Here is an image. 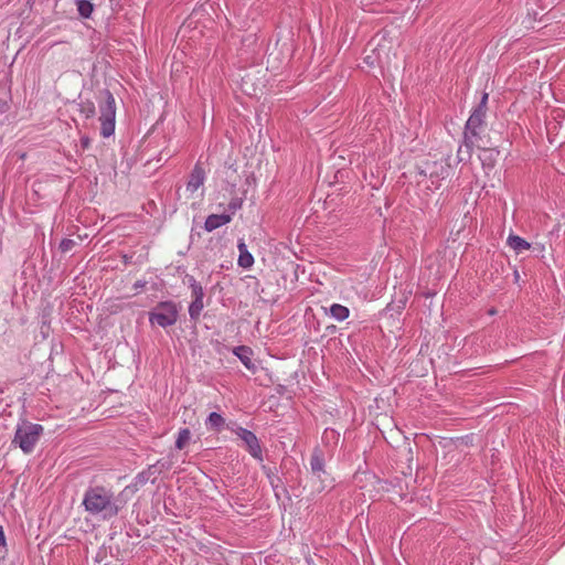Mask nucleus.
Segmentation results:
<instances>
[{"mask_svg": "<svg viewBox=\"0 0 565 565\" xmlns=\"http://www.w3.org/2000/svg\"><path fill=\"white\" fill-rule=\"evenodd\" d=\"M233 354L239 359L243 365L250 371H255V364L252 361L253 351L249 347L238 345L233 349Z\"/></svg>", "mask_w": 565, "mask_h": 565, "instance_id": "4468645a", "label": "nucleus"}, {"mask_svg": "<svg viewBox=\"0 0 565 565\" xmlns=\"http://www.w3.org/2000/svg\"><path fill=\"white\" fill-rule=\"evenodd\" d=\"M238 265L243 268H249L254 264L253 255L247 250L244 242L238 243Z\"/></svg>", "mask_w": 565, "mask_h": 565, "instance_id": "dca6fc26", "label": "nucleus"}, {"mask_svg": "<svg viewBox=\"0 0 565 565\" xmlns=\"http://www.w3.org/2000/svg\"><path fill=\"white\" fill-rule=\"evenodd\" d=\"M82 504L87 513L103 520L117 516L120 510L114 492L104 486L88 487L84 492Z\"/></svg>", "mask_w": 565, "mask_h": 565, "instance_id": "f257e3e1", "label": "nucleus"}, {"mask_svg": "<svg viewBox=\"0 0 565 565\" xmlns=\"http://www.w3.org/2000/svg\"><path fill=\"white\" fill-rule=\"evenodd\" d=\"M483 129L463 127L462 140L457 150V163L469 161L475 148H481Z\"/></svg>", "mask_w": 565, "mask_h": 565, "instance_id": "20e7f679", "label": "nucleus"}, {"mask_svg": "<svg viewBox=\"0 0 565 565\" xmlns=\"http://www.w3.org/2000/svg\"><path fill=\"white\" fill-rule=\"evenodd\" d=\"M450 158V154H448L440 161H425V171L428 173V179L435 189H439L440 182L450 177L452 170Z\"/></svg>", "mask_w": 565, "mask_h": 565, "instance_id": "39448f33", "label": "nucleus"}, {"mask_svg": "<svg viewBox=\"0 0 565 565\" xmlns=\"http://www.w3.org/2000/svg\"><path fill=\"white\" fill-rule=\"evenodd\" d=\"M78 107H79V113L82 116H84L86 119H89V118H93L96 114V107H95V104L94 102L92 100H82L79 104H78Z\"/></svg>", "mask_w": 565, "mask_h": 565, "instance_id": "6ab92c4d", "label": "nucleus"}, {"mask_svg": "<svg viewBox=\"0 0 565 565\" xmlns=\"http://www.w3.org/2000/svg\"><path fill=\"white\" fill-rule=\"evenodd\" d=\"M489 313H490V315H494V313H495V310H494V309H491V310L489 311Z\"/></svg>", "mask_w": 565, "mask_h": 565, "instance_id": "473e14b6", "label": "nucleus"}, {"mask_svg": "<svg viewBox=\"0 0 565 565\" xmlns=\"http://www.w3.org/2000/svg\"><path fill=\"white\" fill-rule=\"evenodd\" d=\"M75 241L71 239V238H64L62 239V242L60 243V250L62 253H67L70 250L73 249V247L75 246Z\"/></svg>", "mask_w": 565, "mask_h": 565, "instance_id": "393cba45", "label": "nucleus"}, {"mask_svg": "<svg viewBox=\"0 0 565 565\" xmlns=\"http://www.w3.org/2000/svg\"><path fill=\"white\" fill-rule=\"evenodd\" d=\"M233 433L237 435V437H239V439L244 444L245 449L254 459H256L259 462L264 460L262 446L259 444L257 436L253 431L241 426H237L233 428Z\"/></svg>", "mask_w": 565, "mask_h": 565, "instance_id": "0eeeda50", "label": "nucleus"}, {"mask_svg": "<svg viewBox=\"0 0 565 565\" xmlns=\"http://www.w3.org/2000/svg\"><path fill=\"white\" fill-rule=\"evenodd\" d=\"M488 98L489 94L483 92L480 102L472 109L469 118L467 119L465 126L478 129H486L487 126V110H488Z\"/></svg>", "mask_w": 565, "mask_h": 565, "instance_id": "6e6552de", "label": "nucleus"}, {"mask_svg": "<svg viewBox=\"0 0 565 565\" xmlns=\"http://www.w3.org/2000/svg\"><path fill=\"white\" fill-rule=\"evenodd\" d=\"M242 206V200L241 199H233L228 203V209L232 211V214L235 213L236 210L241 209Z\"/></svg>", "mask_w": 565, "mask_h": 565, "instance_id": "a878e982", "label": "nucleus"}, {"mask_svg": "<svg viewBox=\"0 0 565 565\" xmlns=\"http://www.w3.org/2000/svg\"><path fill=\"white\" fill-rule=\"evenodd\" d=\"M137 481H138L139 483H143V482H146V478H145V476H143V475H138V476H137Z\"/></svg>", "mask_w": 565, "mask_h": 565, "instance_id": "2f4dec72", "label": "nucleus"}, {"mask_svg": "<svg viewBox=\"0 0 565 565\" xmlns=\"http://www.w3.org/2000/svg\"><path fill=\"white\" fill-rule=\"evenodd\" d=\"M6 552V537L2 527L0 526V555L3 556Z\"/></svg>", "mask_w": 565, "mask_h": 565, "instance_id": "bb28decb", "label": "nucleus"}, {"mask_svg": "<svg viewBox=\"0 0 565 565\" xmlns=\"http://www.w3.org/2000/svg\"><path fill=\"white\" fill-rule=\"evenodd\" d=\"M151 323H157L162 328L174 324L178 320V309L173 302H161L153 312L150 313Z\"/></svg>", "mask_w": 565, "mask_h": 565, "instance_id": "423d86ee", "label": "nucleus"}, {"mask_svg": "<svg viewBox=\"0 0 565 565\" xmlns=\"http://www.w3.org/2000/svg\"><path fill=\"white\" fill-rule=\"evenodd\" d=\"M365 62H366L367 64H371V62H370V56L365 58Z\"/></svg>", "mask_w": 565, "mask_h": 565, "instance_id": "72a5a7b5", "label": "nucleus"}, {"mask_svg": "<svg viewBox=\"0 0 565 565\" xmlns=\"http://www.w3.org/2000/svg\"><path fill=\"white\" fill-rule=\"evenodd\" d=\"M330 316L335 320L342 321L350 316V310L348 307H344L339 303H333L330 307Z\"/></svg>", "mask_w": 565, "mask_h": 565, "instance_id": "f3484780", "label": "nucleus"}, {"mask_svg": "<svg viewBox=\"0 0 565 565\" xmlns=\"http://www.w3.org/2000/svg\"><path fill=\"white\" fill-rule=\"evenodd\" d=\"M44 433L40 424L22 420L17 425L12 444L19 447L25 455L33 452L38 441Z\"/></svg>", "mask_w": 565, "mask_h": 565, "instance_id": "f03ea898", "label": "nucleus"}, {"mask_svg": "<svg viewBox=\"0 0 565 565\" xmlns=\"http://www.w3.org/2000/svg\"><path fill=\"white\" fill-rule=\"evenodd\" d=\"M190 288L192 291L193 299H203L204 290L200 282H198L193 277L189 278Z\"/></svg>", "mask_w": 565, "mask_h": 565, "instance_id": "5701e85b", "label": "nucleus"}, {"mask_svg": "<svg viewBox=\"0 0 565 565\" xmlns=\"http://www.w3.org/2000/svg\"><path fill=\"white\" fill-rule=\"evenodd\" d=\"M324 438H335V431L333 429H326L323 433Z\"/></svg>", "mask_w": 565, "mask_h": 565, "instance_id": "c756f323", "label": "nucleus"}, {"mask_svg": "<svg viewBox=\"0 0 565 565\" xmlns=\"http://www.w3.org/2000/svg\"><path fill=\"white\" fill-rule=\"evenodd\" d=\"M416 173L419 177L428 178V173L425 171V162L423 163V166H417L416 167Z\"/></svg>", "mask_w": 565, "mask_h": 565, "instance_id": "cd10ccee", "label": "nucleus"}, {"mask_svg": "<svg viewBox=\"0 0 565 565\" xmlns=\"http://www.w3.org/2000/svg\"><path fill=\"white\" fill-rule=\"evenodd\" d=\"M191 439V431L189 428H182L178 433V437L175 439V448L181 450L185 447V445Z\"/></svg>", "mask_w": 565, "mask_h": 565, "instance_id": "412c9836", "label": "nucleus"}, {"mask_svg": "<svg viewBox=\"0 0 565 565\" xmlns=\"http://www.w3.org/2000/svg\"><path fill=\"white\" fill-rule=\"evenodd\" d=\"M232 221L231 214H211L206 217L204 228L207 232H212Z\"/></svg>", "mask_w": 565, "mask_h": 565, "instance_id": "ddd939ff", "label": "nucleus"}, {"mask_svg": "<svg viewBox=\"0 0 565 565\" xmlns=\"http://www.w3.org/2000/svg\"><path fill=\"white\" fill-rule=\"evenodd\" d=\"M225 420L223 416L216 412H212L206 422L205 425L209 429L220 430L222 426L224 425Z\"/></svg>", "mask_w": 565, "mask_h": 565, "instance_id": "a211bd4d", "label": "nucleus"}, {"mask_svg": "<svg viewBox=\"0 0 565 565\" xmlns=\"http://www.w3.org/2000/svg\"><path fill=\"white\" fill-rule=\"evenodd\" d=\"M355 292H356L360 297H362L364 300H367V299H369V295H367V292H364V290H358V289H355Z\"/></svg>", "mask_w": 565, "mask_h": 565, "instance_id": "7c9ffc66", "label": "nucleus"}, {"mask_svg": "<svg viewBox=\"0 0 565 565\" xmlns=\"http://www.w3.org/2000/svg\"><path fill=\"white\" fill-rule=\"evenodd\" d=\"M507 244L516 253L520 254L531 248V244L523 237L514 234H510L507 239Z\"/></svg>", "mask_w": 565, "mask_h": 565, "instance_id": "2eb2a0df", "label": "nucleus"}, {"mask_svg": "<svg viewBox=\"0 0 565 565\" xmlns=\"http://www.w3.org/2000/svg\"><path fill=\"white\" fill-rule=\"evenodd\" d=\"M324 465L326 460L323 451L319 448H315L310 457V470L312 476L321 481V490L328 486L326 482L329 481V476L324 469Z\"/></svg>", "mask_w": 565, "mask_h": 565, "instance_id": "1a4fd4ad", "label": "nucleus"}, {"mask_svg": "<svg viewBox=\"0 0 565 565\" xmlns=\"http://www.w3.org/2000/svg\"><path fill=\"white\" fill-rule=\"evenodd\" d=\"M514 275H515V278H519V273L516 270L514 271Z\"/></svg>", "mask_w": 565, "mask_h": 565, "instance_id": "f704fd0d", "label": "nucleus"}, {"mask_svg": "<svg viewBox=\"0 0 565 565\" xmlns=\"http://www.w3.org/2000/svg\"><path fill=\"white\" fill-rule=\"evenodd\" d=\"M359 271H362L360 275L362 280H360V282H364L367 281L370 276L373 274L374 267L371 265H363L359 267Z\"/></svg>", "mask_w": 565, "mask_h": 565, "instance_id": "b1692460", "label": "nucleus"}, {"mask_svg": "<svg viewBox=\"0 0 565 565\" xmlns=\"http://www.w3.org/2000/svg\"><path fill=\"white\" fill-rule=\"evenodd\" d=\"M205 181V171L200 163H196L190 174L186 183V191L190 193L196 192Z\"/></svg>", "mask_w": 565, "mask_h": 565, "instance_id": "9b49d317", "label": "nucleus"}, {"mask_svg": "<svg viewBox=\"0 0 565 565\" xmlns=\"http://www.w3.org/2000/svg\"><path fill=\"white\" fill-rule=\"evenodd\" d=\"M380 482L379 478L371 471L362 469L361 466L355 470V488L365 490L371 494L376 490L375 486Z\"/></svg>", "mask_w": 565, "mask_h": 565, "instance_id": "9d476101", "label": "nucleus"}, {"mask_svg": "<svg viewBox=\"0 0 565 565\" xmlns=\"http://www.w3.org/2000/svg\"><path fill=\"white\" fill-rule=\"evenodd\" d=\"M204 308L203 299H193L189 306V316L192 320H198Z\"/></svg>", "mask_w": 565, "mask_h": 565, "instance_id": "aec40b11", "label": "nucleus"}, {"mask_svg": "<svg viewBox=\"0 0 565 565\" xmlns=\"http://www.w3.org/2000/svg\"><path fill=\"white\" fill-rule=\"evenodd\" d=\"M100 95L103 100H99V122L100 135L108 138L115 134L116 125V100L108 89H104Z\"/></svg>", "mask_w": 565, "mask_h": 565, "instance_id": "7ed1b4c3", "label": "nucleus"}, {"mask_svg": "<svg viewBox=\"0 0 565 565\" xmlns=\"http://www.w3.org/2000/svg\"><path fill=\"white\" fill-rule=\"evenodd\" d=\"M81 146H82V148H83L84 150H85V149H88V148H89V146H90V139H89V137H87V136H83V137L81 138Z\"/></svg>", "mask_w": 565, "mask_h": 565, "instance_id": "c85d7f7f", "label": "nucleus"}, {"mask_svg": "<svg viewBox=\"0 0 565 565\" xmlns=\"http://www.w3.org/2000/svg\"><path fill=\"white\" fill-rule=\"evenodd\" d=\"M93 4L88 0H77V11L82 18H89L93 12Z\"/></svg>", "mask_w": 565, "mask_h": 565, "instance_id": "4be33fe9", "label": "nucleus"}, {"mask_svg": "<svg viewBox=\"0 0 565 565\" xmlns=\"http://www.w3.org/2000/svg\"><path fill=\"white\" fill-rule=\"evenodd\" d=\"M481 152L479 154V159L481 161L482 168L492 170L498 161V157L500 154V151L495 148L490 147H483L478 148Z\"/></svg>", "mask_w": 565, "mask_h": 565, "instance_id": "f8f14e48", "label": "nucleus"}]
</instances>
